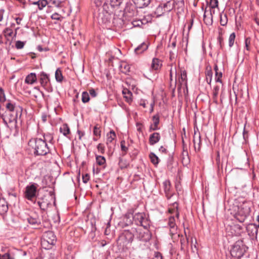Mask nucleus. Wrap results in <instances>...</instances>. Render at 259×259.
Segmentation results:
<instances>
[{
	"instance_id": "f704fd0d",
	"label": "nucleus",
	"mask_w": 259,
	"mask_h": 259,
	"mask_svg": "<svg viewBox=\"0 0 259 259\" xmlns=\"http://www.w3.org/2000/svg\"><path fill=\"white\" fill-rule=\"evenodd\" d=\"M149 157L151 162L154 165H156L159 163V158L154 153H150Z\"/></svg>"
},
{
	"instance_id": "c03bdc74",
	"label": "nucleus",
	"mask_w": 259,
	"mask_h": 259,
	"mask_svg": "<svg viewBox=\"0 0 259 259\" xmlns=\"http://www.w3.org/2000/svg\"><path fill=\"white\" fill-rule=\"evenodd\" d=\"M250 44H251V39L250 37H247L245 39V49L247 51H249L250 50Z\"/></svg>"
},
{
	"instance_id": "49530a36",
	"label": "nucleus",
	"mask_w": 259,
	"mask_h": 259,
	"mask_svg": "<svg viewBox=\"0 0 259 259\" xmlns=\"http://www.w3.org/2000/svg\"><path fill=\"white\" fill-rule=\"evenodd\" d=\"M25 45V42L17 40L16 42L15 47L17 49H22Z\"/></svg>"
},
{
	"instance_id": "774afa93",
	"label": "nucleus",
	"mask_w": 259,
	"mask_h": 259,
	"mask_svg": "<svg viewBox=\"0 0 259 259\" xmlns=\"http://www.w3.org/2000/svg\"><path fill=\"white\" fill-rule=\"evenodd\" d=\"M77 134L79 136V140H81V137H83L84 135V132H81L79 130H77Z\"/></svg>"
},
{
	"instance_id": "bb28decb",
	"label": "nucleus",
	"mask_w": 259,
	"mask_h": 259,
	"mask_svg": "<svg viewBox=\"0 0 259 259\" xmlns=\"http://www.w3.org/2000/svg\"><path fill=\"white\" fill-rule=\"evenodd\" d=\"M96 160L97 163L100 165L103 166V167L106 166V159L104 156L101 155H96Z\"/></svg>"
},
{
	"instance_id": "dca6fc26",
	"label": "nucleus",
	"mask_w": 259,
	"mask_h": 259,
	"mask_svg": "<svg viewBox=\"0 0 259 259\" xmlns=\"http://www.w3.org/2000/svg\"><path fill=\"white\" fill-rule=\"evenodd\" d=\"M193 143L195 149L196 150L197 149L198 151L200 150L201 142L199 133H197L196 132H194Z\"/></svg>"
},
{
	"instance_id": "f03ea898",
	"label": "nucleus",
	"mask_w": 259,
	"mask_h": 259,
	"mask_svg": "<svg viewBox=\"0 0 259 259\" xmlns=\"http://www.w3.org/2000/svg\"><path fill=\"white\" fill-rule=\"evenodd\" d=\"M29 144L34 149L35 155L44 156L50 152V148L47 144L46 137L44 140L37 138L31 139L29 141Z\"/></svg>"
},
{
	"instance_id": "8fccbe9b",
	"label": "nucleus",
	"mask_w": 259,
	"mask_h": 259,
	"mask_svg": "<svg viewBox=\"0 0 259 259\" xmlns=\"http://www.w3.org/2000/svg\"><path fill=\"white\" fill-rule=\"evenodd\" d=\"M132 93L128 91V90H127V94L126 95L124 96V98H125L126 99V101L127 102H131L132 101Z\"/></svg>"
},
{
	"instance_id": "5fc2aeb1",
	"label": "nucleus",
	"mask_w": 259,
	"mask_h": 259,
	"mask_svg": "<svg viewBox=\"0 0 259 259\" xmlns=\"http://www.w3.org/2000/svg\"><path fill=\"white\" fill-rule=\"evenodd\" d=\"M124 14L126 15L128 17H131L134 15V12L132 10V12L128 10V8L126 7L124 10Z\"/></svg>"
},
{
	"instance_id": "9d476101",
	"label": "nucleus",
	"mask_w": 259,
	"mask_h": 259,
	"mask_svg": "<svg viewBox=\"0 0 259 259\" xmlns=\"http://www.w3.org/2000/svg\"><path fill=\"white\" fill-rule=\"evenodd\" d=\"M39 82L41 85L45 89H48L50 86L49 75L44 72H41L38 74Z\"/></svg>"
},
{
	"instance_id": "1a4fd4ad",
	"label": "nucleus",
	"mask_w": 259,
	"mask_h": 259,
	"mask_svg": "<svg viewBox=\"0 0 259 259\" xmlns=\"http://www.w3.org/2000/svg\"><path fill=\"white\" fill-rule=\"evenodd\" d=\"M136 235L139 240L143 242H148L151 238V234L148 230L144 231L139 229L137 231Z\"/></svg>"
},
{
	"instance_id": "f257e3e1",
	"label": "nucleus",
	"mask_w": 259,
	"mask_h": 259,
	"mask_svg": "<svg viewBox=\"0 0 259 259\" xmlns=\"http://www.w3.org/2000/svg\"><path fill=\"white\" fill-rule=\"evenodd\" d=\"M23 108L18 106L15 112H7L4 109L0 108V118L2 119L5 124L9 128L16 126L18 116H21Z\"/></svg>"
},
{
	"instance_id": "9b49d317",
	"label": "nucleus",
	"mask_w": 259,
	"mask_h": 259,
	"mask_svg": "<svg viewBox=\"0 0 259 259\" xmlns=\"http://www.w3.org/2000/svg\"><path fill=\"white\" fill-rule=\"evenodd\" d=\"M27 220L28 223L30 225H32L34 228L38 227L41 223L39 217L37 214L35 213H33L31 215H29L27 218Z\"/></svg>"
},
{
	"instance_id": "338daca9",
	"label": "nucleus",
	"mask_w": 259,
	"mask_h": 259,
	"mask_svg": "<svg viewBox=\"0 0 259 259\" xmlns=\"http://www.w3.org/2000/svg\"><path fill=\"white\" fill-rule=\"evenodd\" d=\"M46 259H57V257L54 254L51 253L46 257Z\"/></svg>"
},
{
	"instance_id": "ddd939ff",
	"label": "nucleus",
	"mask_w": 259,
	"mask_h": 259,
	"mask_svg": "<svg viewBox=\"0 0 259 259\" xmlns=\"http://www.w3.org/2000/svg\"><path fill=\"white\" fill-rule=\"evenodd\" d=\"M163 188L165 194V196L167 199H170L172 196V192L171 191V185L168 180L164 181L162 183Z\"/></svg>"
},
{
	"instance_id": "0e129e2a",
	"label": "nucleus",
	"mask_w": 259,
	"mask_h": 259,
	"mask_svg": "<svg viewBox=\"0 0 259 259\" xmlns=\"http://www.w3.org/2000/svg\"><path fill=\"white\" fill-rule=\"evenodd\" d=\"M159 150L160 152L161 153H166L167 152V149L164 147L163 146H161L159 149Z\"/></svg>"
},
{
	"instance_id": "7c9ffc66",
	"label": "nucleus",
	"mask_w": 259,
	"mask_h": 259,
	"mask_svg": "<svg viewBox=\"0 0 259 259\" xmlns=\"http://www.w3.org/2000/svg\"><path fill=\"white\" fill-rule=\"evenodd\" d=\"M17 106H15L14 104L8 102L6 104V107L8 109L7 112H15L16 113V109Z\"/></svg>"
},
{
	"instance_id": "b1692460",
	"label": "nucleus",
	"mask_w": 259,
	"mask_h": 259,
	"mask_svg": "<svg viewBox=\"0 0 259 259\" xmlns=\"http://www.w3.org/2000/svg\"><path fill=\"white\" fill-rule=\"evenodd\" d=\"M116 137L115 132L113 130L111 131L107 134L106 144L109 146V145L112 143L114 140L116 138Z\"/></svg>"
},
{
	"instance_id": "3c124183",
	"label": "nucleus",
	"mask_w": 259,
	"mask_h": 259,
	"mask_svg": "<svg viewBox=\"0 0 259 259\" xmlns=\"http://www.w3.org/2000/svg\"><path fill=\"white\" fill-rule=\"evenodd\" d=\"M0 259H14L10 256L9 252H6L4 254H0Z\"/></svg>"
},
{
	"instance_id": "473e14b6",
	"label": "nucleus",
	"mask_w": 259,
	"mask_h": 259,
	"mask_svg": "<svg viewBox=\"0 0 259 259\" xmlns=\"http://www.w3.org/2000/svg\"><path fill=\"white\" fill-rule=\"evenodd\" d=\"M101 131L100 126L98 124H96L93 128V134L94 136L100 138L101 137Z\"/></svg>"
},
{
	"instance_id": "cd10ccee",
	"label": "nucleus",
	"mask_w": 259,
	"mask_h": 259,
	"mask_svg": "<svg viewBox=\"0 0 259 259\" xmlns=\"http://www.w3.org/2000/svg\"><path fill=\"white\" fill-rule=\"evenodd\" d=\"M205 74L206 82L208 84H210L213 75V72L211 68H210L209 69H207V71L206 72Z\"/></svg>"
},
{
	"instance_id": "4d7b16f0",
	"label": "nucleus",
	"mask_w": 259,
	"mask_h": 259,
	"mask_svg": "<svg viewBox=\"0 0 259 259\" xmlns=\"http://www.w3.org/2000/svg\"><path fill=\"white\" fill-rule=\"evenodd\" d=\"M82 179L83 182L84 183H87L90 179V176L88 174L83 175Z\"/></svg>"
},
{
	"instance_id": "c9c22d12",
	"label": "nucleus",
	"mask_w": 259,
	"mask_h": 259,
	"mask_svg": "<svg viewBox=\"0 0 259 259\" xmlns=\"http://www.w3.org/2000/svg\"><path fill=\"white\" fill-rule=\"evenodd\" d=\"M163 8H164V11L166 12H170L173 8V6L171 5L170 1L162 5Z\"/></svg>"
},
{
	"instance_id": "a211bd4d",
	"label": "nucleus",
	"mask_w": 259,
	"mask_h": 259,
	"mask_svg": "<svg viewBox=\"0 0 259 259\" xmlns=\"http://www.w3.org/2000/svg\"><path fill=\"white\" fill-rule=\"evenodd\" d=\"M148 48V44L144 42L135 49V52L137 55L141 54L147 50Z\"/></svg>"
},
{
	"instance_id": "bf43d9fd",
	"label": "nucleus",
	"mask_w": 259,
	"mask_h": 259,
	"mask_svg": "<svg viewBox=\"0 0 259 259\" xmlns=\"http://www.w3.org/2000/svg\"><path fill=\"white\" fill-rule=\"evenodd\" d=\"M122 2V0H111V2L114 6H119Z\"/></svg>"
},
{
	"instance_id": "a18cd8bd",
	"label": "nucleus",
	"mask_w": 259,
	"mask_h": 259,
	"mask_svg": "<svg viewBox=\"0 0 259 259\" xmlns=\"http://www.w3.org/2000/svg\"><path fill=\"white\" fill-rule=\"evenodd\" d=\"M121 149L123 152V155H124L127 151L128 148L125 146V141H121L120 142Z\"/></svg>"
},
{
	"instance_id": "72a5a7b5",
	"label": "nucleus",
	"mask_w": 259,
	"mask_h": 259,
	"mask_svg": "<svg viewBox=\"0 0 259 259\" xmlns=\"http://www.w3.org/2000/svg\"><path fill=\"white\" fill-rule=\"evenodd\" d=\"M139 226L143 227L146 230H148L150 227V221L149 220L145 217V218L142 221V223L139 225Z\"/></svg>"
},
{
	"instance_id": "6ab92c4d",
	"label": "nucleus",
	"mask_w": 259,
	"mask_h": 259,
	"mask_svg": "<svg viewBox=\"0 0 259 259\" xmlns=\"http://www.w3.org/2000/svg\"><path fill=\"white\" fill-rule=\"evenodd\" d=\"M8 210V203L4 198L0 199V214L6 213Z\"/></svg>"
},
{
	"instance_id": "603ef678",
	"label": "nucleus",
	"mask_w": 259,
	"mask_h": 259,
	"mask_svg": "<svg viewBox=\"0 0 259 259\" xmlns=\"http://www.w3.org/2000/svg\"><path fill=\"white\" fill-rule=\"evenodd\" d=\"M181 79L182 81L184 82L187 80V73L185 70L181 71Z\"/></svg>"
},
{
	"instance_id": "2eb2a0df",
	"label": "nucleus",
	"mask_w": 259,
	"mask_h": 259,
	"mask_svg": "<svg viewBox=\"0 0 259 259\" xmlns=\"http://www.w3.org/2000/svg\"><path fill=\"white\" fill-rule=\"evenodd\" d=\"M161 138V136L159 133H153L149 136V143L151 146H153L158 143Z\"/></svg>"
},
{
	"instance_id": "37998d69",
	"label": "nucleus",
	"mask_w": 259,
	"mask_h": 259,
	"mask_svg": "<svg viewBox=\"0 0 259 259\" xmlns=\"http://www.w3.org/2000/svg\"><path fill=\"white\" fill-rule=\"evenodd\" d=\"M209 7L210 9H214L215 8L218 7V0H210L209 4Z\"/></svg>"
},
{
	"instance_id": "f8f14e48",
	"label": "nucleus",
	"mask_w": 259,
	"mask_h": 259,
	"mask_svg": "<svg viewBox=\"0 0 259 259\" xmlns=\"http://www.w3.org/2000/svg\"><path fill=\"white\" fill-rule=\"evenodd\" d=\"M131 214L132 215L133 222H134V223L137 225H139L140 224H141L142 221L146 217L145 214L140 212L136 213L134 215H133L132 213L128 212L125 216L126 217L130 218V215Z\"/></svg>"
},
{
	"instance_id": "4468645a",
	"label": "nucleus",
	"mask_w": 259,
	"mask_h": 259,
	"mask_svg": "<svg viewBox=\"0 0 259 259\" xmlns=\"http://www.w3.org/2000/svg\"><path fill=\"white\" fill-rule=\"evenodd\" d=\"M30 4L37 5L39 10L41 11L48 5L47 0H28Z\"/></svg>"
},
{
	"instance_id": "de8ad7c7",
	"label": "nucleus",
	"mask_w": 259,
	"mask_h": 259,
	"mask_svg": "<svg viewBox=\"0 0 259 259\" xmlns=\"http://www.w3.org/2000/svg\"><path fill=\"white\" fill-rule=\"evenodd\" d=\"M97 149L99 153L104 154L105 152V146L102 143H100L97 145Z\"/></svg>"
},
{
	"instance_id": "69168bd1",
	"label": "nucleus",
	"mask_w": 259,
	"mask_h": 259,
	"mask_svg": "<svg viewBox=\"0 0 259 259\" xmlns=\"http://www.w3.org/2000/svg\"><path fill=\"white\" fill-rule=\"evenodd\" d=\"M45 137H46L47 138V141H49V142H51V141L53 140V137L51 135H45L44 137L45 138Z\"/></svg>"
},
{
	"instance_id": "4c0bfd02",
	"label": "nucleus",
	"mask_w": 259,
	"mask_h": 259,
	"mask_svg": "<svg viewBox=\"0 0 259 259\" xmlns=\"http://www.w3.org/2000/svg\"><path fill=\"white\" fill-rule=\"evenodd\" d=\"M228 18L226 14L220 15V24L222 26H225L227 24Z\"/></svg>"
},
{
	"instance_id": "412c9836",
	"label": "nucleus",
	"mask_w": 259,
	"mask_h": 259,
	"mask_svg": "<svg viewBox=\"0 0 259 259\" xmlns=\"http://www.w3.org/2000/svg\"><path fill=\"white\" fill-rule=\"evenodd\" d=\"M246 230L248 234L252 236H256L257 234V229L253 224H249L246 227Z\"/></svg>"
},
{
	"instance_id": "39448f33",
	"label": "nucleus",
	"mask_w": 259,
	"mask_h": 259,
	"mask_svg": "<svg viewBox=\"0 0 259 259\" xmlns=\"http://www.w3.org/2000/svg\"><path fill=\"white\" fill-rule=\"evenodd\" d=\"M56 237L54 232L48 231L44 233L41 239V245L46 249H50L52 245L55 244Z\"/></svg>"
},
{
	"instance_id": "423d86ee",
	"label": "nucleus",
	"mask_w": 259,
	"mask_h": 259,
	"mask_svg": "<svg viewBox=\"0 0 259 259\" xmlns=\"http://www.w3.org/2000/svg\"><path fill=\"white\" fill-rule=\"evenodd\" d=\"M37 184L36 183H30L25 188L24 192L25 198L28 200L32 201L37 196Z\"/></svg>"
},
{
	"instance_id": "58836bf2",
	"label": "nucleus",
	"mask_w": 259,
	"mask_h": 259,
	"mask_svg": "<svg viewBox=\"0 0 259 259\" xmlns=\"http://www.w3.org/2000/svg\"><path fill=\"white\" fill-rule=\"evenodd\" d=\"M3 33L6 38H7L8 36H11L13 31V30L10 28H6L3 30Z\"/></svg>"
},
{
	"instance_id": "4be33fe9",
	"label": "nucleus",
	"mask_w": 259,
	"mask_h": 259,
	"mask_svg": "<svg viewBox=\"0 0 259 259\" xmlns=\"http://www.w3.org/2000/svg\"><path fill=\"white\" fill-rule=\"evenodd\" d=\"M162 64L161 63V61L158 58H154L152 60V62L151 64V68L153 70H157L160 68Z\"/></svg>"
},
{
	"instance_id": "79ce46f5",
	"label": "nucleus",
	"mask_w": 259,
	"mask_h": 259,
	"mask_svg": "<svg viewBox=\"0 0 259 259\" xmlns=\"http://www.w3.org/2000/svg\"><path fill=\"white\" fill-rule=\"evenodd\" d=\"M235 34L234 32L232 33L229 36V45L230 47H231L233 46L235 39Z\"/></svg>"
},
{
	"instance_id": "f3484780",
	"label": "nucleus",
	"mask_w": 259,
	"mask_h": 259,
	"mask_svg": "<svg viewBox=\"0 0 259 259\" xmlns=\"http://www.w3.org/2000/svg\"><path fill=\"white\" fill-rule=\"evenodd\" d=\"M37 81V76L35 73H30L28 74L25 79V83L28 84H33Z\"/></svg>"
},
{
	"instance_id": "e2e57ef3",
	"label": "nucleus",
	"mask_w": 259,
	"mask_h": 259,
	"mask_svg": "<svg viewBox=\"0 0 259 259\" xmlns=\"http://www.w3.org/2000/svg\"><path fill=\"white\" fill-rule=\"evenodd\" d=\"M5 13V10L3 9H0V22L3 20V16Z\"/></svg>"
},
{
	"instance_id": "e433bc0d",
	"label": "nucleus",
	"mask_w": 259,
	"mask_h": 259,
	"mask_svg": "<svg viewBox=\"0 0 259 259\" xmlns=\"http://www.w3.org/2000/svg\"><path fill=\"white\" fill-rule=\"evenodd\" d=\"M165 13H166V12L164 11V8H163L162 4L159 5L155 10V13L158 16H161Z\"/></svg>"
},
{
	"instance_id": "aec40b11",
	"label": "nucleus",
	"mask_w": 259,
	"mask_h": 259,
	"mask_svg": "<svg viewBox=\"0 0 259 259\" xmlns=\"http://www.w3.org/2000/svg\"><path fill=\"white\" fill-rule=\"evenodd\" d=\"M136 6L139 8H143L147 6L150 2V0H132Z\"/></svg>"
},
{
	"instance_id": "393cba45",
	"label": "nucleus",
	"mask_w": 259,
	"mask_h": 259,
	"mask_svg": "<svg viewBox=\"0 0 259 259\" xmlns=\"http://www.w3.org/2000/svg\"><path fill=\"white\" fill-rule=\"evenodd\" d=\"M37 203L41 209L45 210L48 208L50 202L47 199H42L41 201H38Z\"/></svg>"
},
{
	"instance_id": "ea45409f",
	"label": "nucleus",
	"mask_w": 259,
	"mask_h": 259,
	"mask_svg": "<svg viewBox=\"0 0 259 259\" xmlns=\"http://www.w3.org/2000/svg\"><path fill=\"white\" fill-rule=\"evenodd\" d=\"M82 101L83 103H87L90 100V97L89 93L87 92H83L82 94L81 97Z\"/></svg>"
},
{
	"instance_id": "0eeeda50",
	"label": "nucleus",
	"mask_w": 259,
	"mask_h": 259,
	"mask_svg": "<svg viewBox=\"0 0 259 259\" xmlns=\"http://www.w3.org/2000/svg\"><path fill=\"white\" fill-rule=\"evenodd\" d=\"M106 7L104 3L103 7L99 9L97 19L99 23L107 24L110 21L111 14L105 10Z\"/></svg>"
},
{
	"instance_id": "a878e982",
	"label": "nucleus",
	"mask_w": 259,
	"mask_h": 259,
	"mask_svg": "<svg viewBox=\"0 0 259 259\" xmlns=\"http://www.w3.org/2000/svg\"><path fill=\"white\" fill-rule=\"evenodd\" d=\"M219 90L220 87L218 85L214 86L212 90V99L213 102H214L215 104H218V97Z\"/></svg>"
},
{
	"instance_id": "c756f323",
	"label": "nucleus",
	"mask_w": 259,
	"mask_h": 259,
	"mask_svg": "<svg viewBox=\"0 0 259 259\" xmlns=\"http://www.w3.org/2000/svg\"><path fill=\"white\" fill-rule=\"evenodd\" d=\"M181 237L180 238V242L181 244V249L184 250L186 247L188 246V239L185 238L184 236L182 235H180V237L179 238Z\"/></svg>"
},
{
	"instance_id": "680f3d73",
	"label": "nucleus",
	"mask_w": 259,
	"mask_h": 259,
	"mask_svg": "<svg viewBox=\"0 0 259 259\" xmlns=\"http://www.w3.org/2000/svg\"><path fill=\"white\" fill-rule=\"evenodd\" d=\"M51 18L52 19L59 20H60L59 15L58 13H55L51 16Z\"/></svg>"
},
{
	"instance_id": "6e6d98bb",
	"label": "nucleus",
	"mask_w": 259,
	"mask_h": 259,
	"mask_svg": "<svg viewBox=\"0 0 259 259\" xmlns=\"http://www.w3.org/2000/svg\"><path fill=\"white\" fill-rule=\"evenodd\" d=\"M159 129V127L158 125H155V124H152L150 125L149 131L151 132L152 131H156Z\"/></svg>"
},
{
	"instance_id": "a19ab883",
	"label": "nucleus",
	"mask_w": 259,
	"mask_h": 259,
	"mask_svg": "<svg viewBox=\"0 0 259 259\" xmlns=\"http://www.w3.org/2000/svg\"><path fill=\"white\" fill-rule=\"evenodd\" d=\"M118 165L121 169H123L127 167L128 164L126 160H124L123 159L119 158Z\"/></svg>"
},
{
	"instance_id": "7ed1b4c3",
	"label": "nucleus",
	"mask_w": 259,
	"mask_h": 259,
	"mask_svg": "<svg viewBox=\"0 0 259 259\" xmlns=\"http://www.w3.org/2000/svg\"><path fill=\"white\" fill-rule=\"evenodd\" d=\"M252 203L250 201H243L238 207L236 218L239 222L243 223L249 215Z\"/></svg>"
},
{
	"instance_id": "2f4dec72",
	"label": "nucleus",
	"mask_w": 259,
	"mask_h": 259,
	"mask_svg": "<svg viewBox=\"0 0 259 259\" xmlns=\"http://www.w3.org/2000/svg\"><path fill=\"white\" fill-rule=\"evenodd\" d=\"M60 131L64 136H67L70 133V129L67 124H64L60 128Z\"/></svg>"
},
{
	"instance_id": "5701e85b",
	"label": "nucleus",
	"mask_w": 259,
	"mask_h": 259,
	"mask_svg": "<svg viewBox=\"0 0 259 259\" xmlns=\"http://www.w3.org/2000/svg\"><path fill=\"white\" fill-rule=\"evenodd\" d=\"M232 230L234 232L235 236H240L243 231L242 227L238 224L233 226Z\"/></svg>"
},
{
	"instance_id": "c85d7f7f",
	"label": "nucleus",
	"mask_w": 259,
	"mask_h": 259,
	"mask_svg": "<svg viewBox=\"0 0 259 259\" xmlns=\"http://www.w3.org/2000/svg\"><path fill=\"white\" fill-rule=\"evenodd\" d=\"M55 78L57 82H61L63 79L62 71L60 68H58L55 72Z\"/></svg>"
},
{
	"instance_id": "20e7f679",
	"label": "nucleus",
	"mask_w": 259,
	"mask_h": 259,
	"mask_svg": "<svg viewBox=\"0 0 259 259\" xmlns=\"http://www.w3.org/2000/svg\"><path fill=\"white\" fill-rule=\"evenodd\" d=\"M247 248L243 240H239L232 246L230 251L231 255L234 259H240L246 252Z\"/></svg>"
},
{
	"instance_id": "6e6552de",
	"label": "nucleus",
	"mask_w": 259,
	"mask_h": 259,
	"mask_svg": "<svg viewBox=\"0 0 259 259\" xmlns=\"http://www.w3.org/2000/svg\"><path fill=\"white\" fill-rule=\"evenodd\" d=\"M168 225L169 227V234L171 237V239L174 240H177L180 237V234H177V226L175 223V218L174 217L169 218Z\"/></svg>"
},
{
	"instance_id": "09e8293b",
	"label": "nucleus",
	"mask_w": 259,
	"mask_h": 259,
	"mask_svg": "<svg viewBox=\"0 0 259 259\" xmlns=\"http://www.w3.org/2000/svg\"><path fill=\"white\" fill-rule=\"evenodd\" d=\"M152 120L155 125H158L159 123V116L158 114L154 115L153 116Z\"/></svg>"
},
{
	"instance_id": "052dcab7",
	"label": "nucleus",
	"mask_w": 259,
	"mask_h": 259,
	"mask_svg": "<svg viewBox=\"0 0 259 259\" xmlns=\"http://www.w3.org/2000/svg\"><path fill=\"white\" fill-rule=\"evenodd\" d=\"M89 93L92 97H95L97 96V93L94 89H91L89 90Z\"/></svg>"
},
{
	"instance_id": "864d4df0",
	"label": "nucleus",
	"mask_w": 259,
	"mask_h": 259,
	"mask_svg": "<svg viewBox=\"0 0 259 259\" xmlns=\"http://www.w3.org/2000/svg\"><path fill=\"white\" fill-rule=\"evenodd\" d=\"M218 75H215V80L216 82L222 83L221 78L222 77V73L221 72L217 73Z\"/></svg>"
},
{
	"instance_id": "13d9d810",
	"label": "nucleus",
	"mask_w": 259,
	"mask_h": 259,
	"mask_svg": "<svg viewBox=\"0 0 259 259\" xmlns=\"http://www.w3.org/2000/svg\"><path fill=\"white\" fill-rule=\"evenodd\" d=\"M0 94L3 95V97H1V102H4L6 101L4 91L2 88H0Z\"/></svg>"
}]
</instances>
